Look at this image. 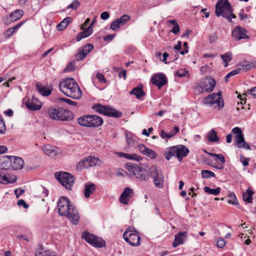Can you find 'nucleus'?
I'll use <instances>...</instances> for the list:
<instances>
[{
  "label": "nucleus",
  "instance_id": "nucleus-1",
  "mask_svg": "<svg viewBox=\"0 0 256 256\" xmlns=\"http://www.w3.org/2000/svg\"><path fill=\"white\" fill-rule=\"evenodd\" d=\"M58 213L66 216L74 224L76 225L80 220V216L76 208L66 196H62L58 202Z\"/></svg>",
  "mask_w": 256,
  "mask_h": 256
},
{
  "label": "nucleus",
  "instance_id": "nucleus-2",
  "mask_svg": "<svg viewBox=\"0 0 256 256\" xmlns=\"http://www.w3.org/2000/svg\"><path fill=\"white\" fill-rule=\"evenodd\" d=\"M59 88L64 94L74 99H80L82 96L78 84L73 78H64L59 84Z\"/></svg>",
  "mask_w": 256,
  "mask_h": 256
},
{
  "label": "nucleus",
  "instance_id": "nucleus-3",
  "mask_svg": "<svg viewBox=\"0 0 256 256\" xmlns=\"http://www.w3.org/2000/svg\"><path fill=\"white\" fill-rule=\"evenodd\" d=\"M215 12L217 16H222L230 22H232V18L236 17L232 14L233 11L228 0H218L216 5Z\"/></svg>",
  "mask_w": 256,
  "mask_h": 256
},
{
  "label": "nucleus",
  "instance_id": "nucleus-4",
  "mask_svg": "<svg viewBox=\"0 0 256 256\" xmlns=\"http://www.w3.org/2000/svg\"><path fill=\"white\" fill-rule=\"evenodd\" d=\"M47 113L52 120L61 121H68L72 119V114L70 110L62 108L50 106Z\"/></svg>",
  "mask_w": 256,
  "mask_h": 256
},
{
  "label": "nucleus",
  "instance_id": "nucleus-5",
  "mask_svg": "<svg viewBox=\"0 0 256 256\" xmlns=\"http://www.w3.org/2000/svg\"><path fill=\"white\" fill-rule=\"evenodd\" d=\"M126 167L130 174L134 176L139 181L147 182L149 180L150 174L146 170L132 163H128Z\"/></svg>",
  "mask_w": 256,
  "mask_h": 256
},
{
  "label": "nucleus",
  "instance_id": "nucleus-6",
  "mask_svg": "<svg viewBox=\"0 0 256 256\" xmlns=\"http://www.w3.org/2000/svg\"><path fill=\"white\" fill-rule=\"evenodd\" d=\"M78 124L83 126L92 128L98 127L103 124V119L96 115L86 114L78 119Z\"/></svg>",
  "mask_w": 256,
  "mask_h": 256
},
{
  "label": "nucleus",
  "instance_id": "nucleus-7",
  "mask_svg": "<svg viewBox=\"0 0 256 256\" xmlns=\"http://www.w3.org/2000/svg\"><path fill=\"white\" fill-rule=\"evenodd\" d=\"M203 103L204 104H209L210 106L214 105V108L218 110H222L224 106L221 92L209 94L203 100Z\"/></svg>",
  "mask_w": 256,
  "mask_h": 256
},
{
  "label": "nucleus",
  "instance_id": "nucleus-8",
  "mask_svg": "<svg viewBox=\"0 0 256 256\" xmlns=\"http://www.w3.org/2000/svg\"><path fill=\"white\" fill-rule=\"evenodd\" d=\"M92 109L96 112L113 118H120L122 113L110 106H103L100 104H94Z\"/></svg>",
  "mask_w": 256,
  "mask_h": 256
},
{
  "label": "nucleus",
  "instance_id": "nucleus-9",
  "mask_svg": "<svg viewBox=\"0 0 256 256\" xmlns=\"http://www.w3.org/2000/svg\"><path fill=\"white\" fill-rule=\"evenodd\" d=\"M124 240L133 246H137L140 244V237L138 231L132 228H128L123 234Z\"/></svg>",
  "mask_w": 256,
  "mask_h": 256
},
{
  "label": "nucleus",
  "instance_id": "nucleus-10",
  "mask_svg": "<svg viewBox=\"0 0 256 256\" xmlns=\"http://www.w3.org/2000/svg\"><path fill=\"white\" fill-rule=\"evenodd\" d=\"M55 177L58 180L66 189L71 190L74 182V176L67 172H56Z\"/></svg>",
  "mask_w": 256,
  "mask_h": 256
},
{
  "label": "nucleus",
  "instance_id": "nucleus-11",
  "mask_svg": "<svg viewBox=\"0 0 256 256\" xmlns=\"http://www.w3.org/2000/svg\"><path fill=\"white\" fill-rule=\"evenodd\" d=\"M150 174L153 178L156 187L162 188L164 186V176L162 172L156 166H152L148 169Z\"/></svg>",
  "mask_w": 256,
  "mask_h": 256
},
{
  "label": "nucleus",
  "instance_id": "nucleus-12",
  "mask_svg": "<svg viewBox=\"0 0 256 256\" xmlns=\"http://www.w3.org/2000/svg\"><path fill=\"white\" fill-rule=\"evenodd\" d=\"M82 238H84L87 242L94 247L102 248L106 246V242L104 240L88 232H84L82 234Z\"/></svg>",
  "mask_w": 256,
  "mask_h": 256
},
{
  "label": "nucleus",
  "instance_id": "nucleus-13",
  "mask_svg": "<svg viewBox=\"0 0 256 256\" xmlns=\"http://www.w3.org/2000/svg\"><path fill=\"white\" fill-rule=\"evenodd\" d=\"M247 31L240 26H236L232 30V37L236 40H240L242 39H248L249 36L246 34Z\"/></svg>",
  "mask_w": 256,
  "mask_h": 256
},
{
  "label": "nucleus",
  "instance_id": "nucleus-14",
  "mask_svg": "<svg viewBox=\"0 0 256 256\" xmlns=\"http://www.w3.org/2000/svg\"><path fill=\"white\" fill-rule=\"evenodd\" d=\"M130 19V16L124 14L120 18L114 20L110 24V28L114 31L117 30L120 27L124 26Z\"/></svg>",
  "mask_w": 256,
  "mask_h": 256
},
{
  "label": "nucleus",
  "instance_id": "nucleus-15",
  "mask_svg": "<svg viewBox=\"0 0 256 256\" xmlns=\"http://www.w3.org/2000/svg\"><path fill=\"white\" fill-rule=\"evenodd\" d=\"M94 48L92 44H86L79 48L78 52L76 54L75 56L77 60H83L88 53L92 51Z\"/></svg>",
  "mask_w": 256,
  "mask_h": 256
},
{
  "label": "nucleus",
  "instance_id": "nucleus-16",
  "mask_svg": "<svg viewBox=\"0 0 256 256\" xmlns=\"http://www.w3.org/2000/svg\"><path fill=\"white\" fill-rule=\"evenodd\" d=\"M216 85V81L213 78H209L208 80L204 82L202 86H198L196 89L199 92L206 91L208 92H212Z\"/></svg>",
  "mask_w": 256,
  "mask_h": 256
},
{
  "label": "nucleus",
  "instance_id": "nucleus-17",
  "mask_svg": "<svg viewBox=\"0 0 256 256\" xmlns=\"http://www.w3.org/2000/svg\"><path fill=\"white\" fill-rule=\"evenodd\" d=\"M234 138V146H236L240 148L251 150L250 146L245 141L243 134L236 135Z\"/></svg>",
  "mask_w": 256,
  "mask_h": 256
},
{
  "label": "nucleus",
  "instance_id": "nucleus-18",
  "mask_svg": "<svg viewBox=\"0 0 256 256\" xmlns=\"http://www.w3.org/2000/svg\"><path fill=\"white\" fill-rule=\"evenodd\" d=\"M44 152L51 157H55L61 153L60 150L50 144H46L42 147Z\"/></svg>",
  "mask_w": 256,
  "mask_h": 256
},
{
  "label": "nucleus",
  "instance_id": "nucleus-19",
  "mask_svg": "<svg viewBox=\"0 0 256 256\" xmlns=\"http://www.w3.org/2000/svg\"><path fill=\"white\" fill-rule=\"evenodd\" d=\"M16 178L14 176H11L8 173H4L0 170V183L4 184H12L16 182Z\"/></svg>",
  "mask_w": 256,
  "mask_h": 256
},
{
  "label": "nucleus",
  "instance_id": "nucleus-20",
  "mask_svg": "<svg viewBox=\"0 0 256 256\" xmlns=\"http://www.w3.org/2000/svg\"><path fill=\"white\" fill-rule=\"evenodd\" d=\"M152 82L154 85L156 86L160 89L164 85L166 84V80L164 74H158L152 76Z\"/></svg>",
  "mask_w": 256,
  "mask_h": 256
},
{
  "label": "nucleus",
  "instance_id": "nucleus-21",
  "mask_svg": "<svg viewBox=\"0 0 256 256\" xmlns=\"http://www.w3.org/2000/svg\"><path fill=\"white\" fill-rule=\"evenodd\" d=\"M133 192L132 188H126L120 195L119 198L120 202L124 204H128V200L132 198V194H133Z\"/></svg>",
  "mask_w": 256,
  "mask_h": 256
},
{
  "label": "nucleus",
  "instance_id": "nucleus-22",
  "mask_svg": "<svg viewBox=\"0 0 256 256\" xmlns=\"http://www.w3.org/2000/svg\"><path fill=\"white\" fill-rule=\"evenodd\" d=\"M97 160H98V159H96L95 158H92L91 156L88 157L82 162H80L77 164V168H80V169H82V168H88L89 166H94L96 164V161Z\"/></svg>",
  "mask_w": 256,
  "mask_h": 256
},
{
  "label": "nucleus",
  "instance_id": "nucleus-23",
  "mask_svg": "<svg viewBox=\"0 0 256 256\" xmlns=\"http://www.w3.org/2000/svg\"><path fill=\"white\" fill-rule=\"evenodd\" d=\"M12 170H17L22 169L24 166V161L20 157L10 156Z\"/></svg>",
  "mask_w": 256,
  "mask_h": 256
},
{
  "label": "nucleus",
  "instance_id": "nucleus-24",
  "mask_svg": "<svg viewBox=\"0 0 256 256\" xmlns=\"http://www.w3.org/2000/svg\"><path fill=\"white\" fill-rule=\"evenodd\" d=\"M188 148L184 145H177V159L181 162L183 158L186 157L189 154Z\"/></svg>",
  "mask_w": 256,
  "mask_h": 256
},
{
  "label": "nucleus",
  "instance_id": "nucleus-25",
  "mask_svg": "<svg viewBox=\"0 0 256 256\" xmlns=\"http://www.w3.org/2000/svg\"><path fill=\"white\" fill-rule=\"evenodd\" d=\"M95 190L96 185L92 182H88L84 184V194L86 198H89L90 195L93 194Z\"/></svg>",
  "mask_w": 256,
  "mask_h": 256
},
{
  "label": "nucleus",
  "instance_id": "nucleus-26",
  "mask_svg": "<svg viewBox=\"0 0 256 256\" xmlns=\"http://www.w3.org/2000/svg\"><path fill=\"white\" fill-rule=\"evenodd\" d=\"M36 256H57L54 252L50 250H44L41 246H38L36 249L35 251Z\"/></svg>",
  "mask_w": 256,
  "mask_h": 256
},
{
  "label": "nucleus",
  "instance_id": "nucleus-27",
  "mask_svg": "<svg viewBox=\"0 0 256 256\" xmlns=\"http://www.w3.org/2000/svg\"><path fill=\"white\" fill-rule=\"evenodd\" d=\"M37 100H29L25 103L27 108L32 110H38L40 109L42 106L39 102H37Z\"/></svg>",
  "mask_w": 256,
  "mask_h": 256
},
{
  "label": "nucleus",
  "instance_id": "nucleus-28",
  "mask_svg": "<svg viewBox=\"0 0 256 256\" xmlns=\"http://www.w3.org/2000/svg\"><path fill=\"white\" fill-rule=\"evenodd\" d=\"M93 32L92 28L91 26H88L86 30L80 32L76 36V39L77 41H80L84 38H87L92 34Z\"/></svg>",
  "mask_w": 256,
  "mask_h": 256
},
{
  "label": "nucleus",
  "instance_id": "nucleus-29",
  "mask_svg": "<svg viewBox=\"0 0 256 256\" xmlns=\"http://www.w3.org/2000/svg\"><path fill=\"white\" fill-rule=\"evenodd\" d=\"M130 94L131 95L136 96V98L140 99L145 95L144 92L142 90V86H138L134 88L130 92Z\"/></svg>",
  "mask_w": 256,
  "mask_h": 256
},
{
  "label": "nucleus",
  "instance_id": "nucleus-30",
  "mask_svg": "<svg viewBox=\"0 0 256 256\" xmlns=\"http://www.w3.org/2000/svg\"><path fill=\"white\" fill-rule=\"evenodd\" d=\"M188 232H179L177 233V246L183 244L187 240Z\"/></svg>",
  "mask_w": 256,
  "mask_h": 256
},
{
  "label": "nucleus",
  "instance_id": "nucleus-31",
  "mask_svg": "<svg viewBox=\"0 0 256 256\" xmlns=\"http://www.w3.org/2000/svg\"><path fill=\"white\" fill-rule=\"evenodd\" d=\"M10 156H6L0 164V168L2 170H8L12 169Z\"/></svg>",
  "mask_w": 256,
  "mask_h": 256
},
{
  "label": "nucleus",
  "instance_id": "nucleus-32",
  "mask_svg": "<svg viewBox=\"0 0 256 256\" xmlns=\"http://www.w3.org/2000/svg\"><path fill=\"white\" fill-rule=\"evenodd\" d=\"M119 156L124 157L126 159L130 160H136L139 162L142 160V158L136 154H128L124 152H120L118 154Z\"/></svg>",
  "mask_w": 256,
  "mask_h": 256
},
{
  "label": "nucleus",
  "instance_id": "nucleus-33",
  "mask_svg": "<svg viewBox=\"0 0 256 256\" xmlns=\"http://www.w3.org/2000/svg\"><path fill=\"white\" fill-rule=\"evenodd\" d=\"M254 192L250 188L246 190V192L243 194L242 198L244 202L251 203L252 200V195Z\"/></svg>",
  "mask_w": 256,
  "mask_h": 256
},
{
  "label": "nucleus",
  "instance_id": "nucleus-34",
  "mask_svg": "<svg viewBox=\"0 0 256 256\" xmlns=\"http://www.w3.org/2000/svg\"><path fill=\"white\" fill-rule=\"evenodd\" d=\"M207 138L210 142H218L220 140L216 132L214 130H212L208 132Z\"/></svg>",
  "mask_w": 256,
  "mask_h": 256
},
{
  "label": "nucleus",
  "instance_id": "nucleus-35",
  "mask_svg": "<svg viewBox=\"0 0 256 256\" xmlns=\"http://www.w3.org/2000/svg\"><path fill=\"white\" fill-rule=\"evenodd\" d=\"M176 154V147L172 146L167 148L165 152V157L167 160H170L171 157L174 156Z\"/></svg>",
  "mask_w": 256,
  "mask_h": 256
},
{
  "label": "nucleus",
  "instance_id": "nucleus-36",
  "mask_svg": "<svg viewBox=\"0 0 256 256\" xmlns=\"http://www.w3.org/2000/svg\"><path fill=\"white\" fill-rule=\"evenodd\" d=\"M37 90L38 92L43 96H48L52 93V90L46 86H40L36 84Z\"/></svg>",
  "mask_w": 256,
  "mask_h": 256
},
{
  "label": "nucleus",
  "instance_id": "nucleus-37",
  "mask_svg": "<svg viewBox=\"0 0 256 256\" xmlns=\"http://www.w3.org/2000/svg\"><path fill=\"white\" fill-rule=\"evenodd\" d=\"M70 22V17H67L64 19L60 24H58L56 28L58 31H62L66 28L67 26L68 25Z\"/></svg>",
  "mask_w": 256,
  "mask_h": 256
},
{
  "label": "nucleus",
  "instance_id": "nucleus-38",
  "mask_svg": "<svg viewBox=\"0 0 256 256\" xmlns=\"http://www.w3.org/2000/svg\"><path fill=\"white\" fill-rule=\"evenodd\" d=\"M24 14V11L21 10H16L11 12L10 16L12 20L16 21L19 20Z\"/></svg>",
  "mask_w": 256,
  "mask_h": 256
},
{
  "label": "nucleus",
  "instance_id": "nucleus-39",
  "mask_svg": "<svg viewBox=\"0 0 256 256\" xmlns=\"http://www.w3.org/2000/svg\"><path fill=\"white\" fill-rule=\"evenodd\" d=\"M256 65V64L254 62L244 61L240 64L241 70H250L252 68H254Z\"/></svg>",
  "mask_w": 256,
  "mask_h": 256
},
{
  "label": "nucleus",
  "instance_id": "nucleus-40",
  "mask_svg": "<svg viewBox=\"0 0 256 256\" xmlns=\"http://www.w3.org/2000/svg\"><path fill=\"white\" fill-rule=\"evenodd\" d=\"M176 134V126L174 127L173 130L170 133H166L164 130H160V136L162 138H169Z\"/></svg>",
  "mask_w": 256,
  "mask_h": 256
},
{
  "label": "nucleus",
  "instance_id": "nucleus-41",
  "mask_svg": "<svg viewBox=\"0 0 256 256\" xmlns=\"http://www.w3.org/2000/svg\"><path fill=\"white\" fill-rule=\"evenodd\" d=\"M220 187H218L215 189H212L208 186L204 188V190L206 192L214 196H218L220 193Z\"/></svg>",
  "mask_w": 256,
  "mask_h": 256
},
{
  "label": "nucleus",
  "instance_id": "nucleus-42",
  "mask_svg": "<svg viewBox=\"0 0 256 256\" xmlns=\"http://www.w3.org/2000/svg\"><path fill=\"white\" fill-rule=\"evenodd\" d=\"M222 58L224 62V67H226L228 66V62L232 60V54L230 53H226L220 56Z\"/></svg>",
  "mask_w": 256,
  "mask_h": 256
},
{
  "label": "nucleus",
  "instance_id": "nucleus-43",
  "mask_svg": "<svg viewBox=\"0 0 256 256\" xmlns=\"http://www.w3.org/2000/svg\"><path fill=\"white\" fill-rule=\"evenodd\" d=\"M228 202L232 204H238V200L234 192H230L228 196Z\"/></svg>",
  "mask_w": 256,
  "mask_h": 256
},
{
  "label": "nucleus",
  "instance_id": "nucleus-44",
  "mask_svg": "<svg viewBox=\"0 0 256 256\" xmlns=\"http://www.w3.org/2000/svg\"><path fill=\"white\" fill-rule=\"evenodd\" d=\"M202 177L204 178H208L211 177H214L215 174L214 172L209 170H202L201 172Z\"/></svg>",
  "mask_w": 256,
  "mask_h": 256
},
{
  "label": "nucleus",
  "instance_id": "nucleus-45",
  "mask_svg": "<svg viewBox=\"0 0 256 256\" xmlns=\"http://www.w3.org/2000/svg\"><path fill=\"white\" fill-rule=\"evenodd\" d=\"M177 76L182 78L185 77L188 78L190 77V74L188 70L186 69H180L177 70Z\"/></svg>",
  "mask_w": 256,
  "mask_h": 256
},
{
  "label": "nucleus",
  "instance_id": "nucleus-46",
  "mask_svg": "<svg viewBox=\"0 0 256 256\" xmlns=\"http://www.w3.org/2000/svg\"><path fill=\"white\" fill-rule=\"evenodd\" d=\"M126 137V142L128 144H132L134 141H135V139L134 136L132 135V133L128 132H125Z\"/></svg>",
  "mask_w": 256,
  "mask_h": 256
},
{
  "label": "nucleus",
  "instance_id": "nucleus-47",
  "mask_svg": "<svg viewBox=\"0 0 256 256\" xmlns=\"http://www.w3.org/2000/svg\"><path fill=\"white\" fill-rule=\"evenodd\" d=\"M80 6V2L78 0H74L72 2L69 4L67 8L70 9L72 8V10H76Z\"/></svg>",
  "mask_w": 256,
  "mask_h": 256
},
{
  "label": "nucleus",
  "instance_id": "nucleus-48",
  "mask_svg": "<svg viewBox=\"0 0 256 256\" xmlns=\"http://www.w3.org/2000/svg\"><path fill=\"white\" fill-rule=\"evenodd\" d=\"M210 155L214 156L216 157L220 161V162L222 164H224L225 162V158L224 156L222 154H217L216 153H210Z\"/></svg>",
  "mask_w": 256,
  "mask_h": 256
},
{
  "label": "nucleus",
  "instance_id": "nucleus-49",
  "mask_svg": "<svg viewBox=\"0 0 256 256\" xmlns=\"http://www.w3.org/2000/svg\"><path fill=\"white\" fill-rule=\"evenodd\" d=\"M145 155L152 159H154L156 157V152L151 149H149L146 152Z\"/></svg>",
  "mask_w": 256,
  "mask_h": 256
},
{
  "label": "nucleus",
  "instance_id": "nucleus-50",
  "mask_svg": "<svg viewBox=\"0 0 256 256\" xmlns=\"http://www.w3.org/2000/svg\"><path fill=\"white\" fill-rule=\"evenodd\" d=\"M96 78L98 80L99 82L103 84L106 83V80L103 74L98 72L96 75Z\"/></svg>",
  "mask_w": 256,
  "mask_h": 256
},
{
  "label": "nucleus",
  "instance_id": "nucleus-51",
  "mask_svg": "<svg viewBox=\"0 0 256 256\" xmlns=\"http://www.w3.org/2000/svg\"><path fill=\"white\" fill-rule=\"evenodd\" d=\"M226 242L222 238H218L216 242V246L218 248H222L224 246L226 245Z\"/></svg>",
  "mask_w": 256,
  "mask_h": 256
},
{
  "label": "nucleus",
  "instance_id": "nucleus-52",
  "mask_svg": "<svg viewBox=\"0 0 256 256\" xmlns=\"http://www.w3.org/2000/svg\"><path fill=\"white\" fill-rule=\"evenodd\" d=\"M6 130V125L2 118H0V134H4Z\"/></svg>",
  "mask_w": 256,
  "mask_h": 256
},
{
  "label": "nucleus",
  "instance_id": "nucleus-53",
  "mask_svg": "<svg viewBox=\"0 0 256 256\" xmlns=\"http://www.w3.org/2000/svg\"><path fill=\"white\" fill-rule=\"evenodd\" d=\"M75 69L74 63L72 62H70L64 68V72H72L74 71Z\"/></svg>",
  "mask_w": 256,
  "mask_h": 256
},
{
  "label": "nucleus",
  "instance_id": "nucleus-54",
  "mask_svg": "<svg viewBox=\"0 0 256 256\" xmlns=\"http://www.w3.org/2000/svg\"><path fill=\"white\" fill-rule=\"evenodd\" d=\"M184 46V50L180 51V54L182 55H184L186 54H187L188 52V44L186 42H184L183 44Z\"/></svg>",
  "mask_w": 256,
  "mask_h": 256
},
{
  "label": "nucleus",
  "instance_id": "nucleus-55",
  "mask_svg": "<svg viewBox=\"0 0 256 256\" xmlns=\"http://www.w3.org/2000/svg\"><path fill=\"white\" fill-rule=\"evenodd\" d=\"M138 149L144 155L146 154L148 150L144 144H140L138 146Z\"/></svg>",
  "mask_w": 256,
  "mask_h": 256
},
{
  "label": "nucleus",
  "instance_id": "nucleus-56",
  "mask_svg": "<svg viewBox=\"0 0 256 256\" xmlns=\"http://www.w3.org/2000/svg\"><path fill=\"white\" fill-rule=\"evenodd\" d=\"M240 160L244 166H248L250 160V158H244L243 156L240 157Z\"/></svg>",
  "mask_w": 256,
  "mask_h": 256
},
{
  "label": "nucleus",
  "instance_id": "nucleus-57",
  "mask_svg": "<svg viewBox=\"0 0 256 256\" xmlns=\"http://www.w3.org/2000/svg\"><path fill=\"white\" fill-rule=\"evenodd\" d=\"M18 206H23L24 208H27L28 207V206L24 200H18Z\"/></svg>",
  "mask_w": 256,
  "mask_h": 256
},
{
  "label": "nucleus",
  "instance_id": "nucleus-58",
  "mask_svg": "<svg viewBox=\"0 0 256 256\" xmlns=\"http://www.w3.org/2000/svg\"><path fill=\"white\" fill-rule=\"evenodd\" d=\"M240 70H241V68H238L236 70H234L231 71L230 72L228 73V74L231 77V76H234L239 74L240 72Z\"/></svg>",
  "mask_w": 256,
  "mask_h": 256
},
{
  "label": "nucleus",
  "instance_id": "nucleus-59",
  "mask_svg": "<svg viewBox=\"0 0 256 256\" xmlns=\"http://www.w3.org/2000/svg\"><path fill=\"white\" fill-rule=\"evenodd\" d=\"M100 18L104 20H106L110 18V14L107 12H102L100 14Z\"/></svg>",
  "mask_w": 256,
  "mask_h": 256
},
{
  "label": "nucleus",
  "instance_id": "nucleus-60",
  "mask_svg": "<svg viewBox=\"0 0 256 256\" xmlns=\"http://www.w3.org/2000/svg\"><path fill=\"white\" fill-rule=\"evenodd\" d=\"M232 132L236 135L242 134L241 129L238 127H235L232 130Z\"/></svg>",
  "mask_w": 256,
  "mask_h": 256
},
{
  "label": "nucleus",
  "instance_id": "nucleus-61",
  "mask_svg": "<svg viewBox=\"0 0 256 256\" xmlns=\"http://www.w3.org/2000/svg\"><path fill=\"white\" fill-rule=\"evenodd\" d=\"M18 189H16L14 190V194L16 195V197L17 198H18L20 195L23 194L25 190H24L20 188V193L18 194Z\"/></svg>",
  "mask_w": 256,
  "mask_h": 256
},
{
  "label": "nucleus",
  "instance_id": "nucleus-62",
  "mask_svg": "<svg viewBox=\"0 0 256 256\" xmlns=\"http://www.w3.org/2000/svg\"><path fill=\"white\" fill-rule=\"evenodd\" d=\"M239 17L242 20H244L248 18V14H244L243 12H240L238 14Z\"/></svg>",
  "mask_w": 256,
  "mask_h": 256
},
{
  "label": "nucleus",
  "instance_id": "nucleus-63",
  "mask_svg": "<svg viewBox=\"0 0 256 256\" xmlns=\"http://www.w3.org/2000/svg\"><path fill=\"white\" fill-rule=\"evenodd\" d=\"M15 31L12 28H9L8 30H7L6 32V33H5V34L7 36H12V34Z\"/></svg>",
  "mask_w": 256,
  "mask_h": 256
},
{
  "label": "nucleus",
  "instance_id": "nucleus-64",
  "mask_svg": "<svg viewBox=\"0 0 256 256\" xmlns=\"http://www.w3.org/2000/svg\"><path fill=\"white\" fill-rule=\"evenodd\" d=\"M250 93L254 97L256 98V86L252 88L250 91Z\"/></svg>",
  "mask_w": 256,
  "mask_h": 256
}]
</instances>
